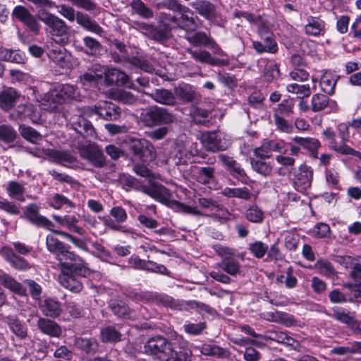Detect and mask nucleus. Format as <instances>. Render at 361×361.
Listing matches in <instances>:
<instances>
[{"label": "nucleus", "mask_w": 361, "mask_h": 361, "mask_svg": "<svg viewBox=\"0 0 361 361\" xmlns=\"http://www.w3.org/2000/svg\"><path fill=\"white\" fill-rule=\"evenodd\" d=\"M161 25L156 26L153 24L134 21L133 27L147 36L148 38L164 43L170 37L171 29L177 27L178 18L170 13L161 12L159 14Z\"/></svg>", "instance_id": "f257e3e1"}, {"label": "nucleus", "mask_w": 361, "mask_h": 361, "mask_svg": "<svg viewBox=\"0 0 361 361\" xmlns=\"http://www.w3.org/2000/svg\"><path fill=\"white\" fill-rule=\"evenodd\" d=\"M120 180L123 188L127 191L130 190L140 191L162 204L170 202L171 191L165 186L152 180H149L148 185H143L141 181L128 174L122 175Z\"/></svg>", "instance_id": "f03ea898"}, {"label": "nucleus", "mask_w": 361, "mask_h": 361, "mask_svg": "<svg viewBox=\"0 0 361 361\" xmlns=\"http://www.w3.org/2000/svg\"><path fill=\"white\" fill-rule=\"evenodd\" d=\"M155 305H162L176 311H190L195 310L200 314L214 316L216 311L208 305L196 300H183L174 299L165 293H158L155 298Z\"/></svg>", "instance_id": "7ed1b4c3"}, {"label": "nucleus", "mask_w": 361, "mask_h": 361, "mask_svg": "<svg viewBox=\"0 0 361 361\" xmlns=\"http://www.w3.org/2000/svg\"><path fill=\"white\" fill-rule=\"evenodd\" d=\"M38 18L47 25V31L54 42L60 45L68 42L70 27L63 20L46 11L40 12Z\"/></svg>", "instance_id": "20e7f679"}, {"label": "nucleus", "mask_w": 361, "mask_h": 361, "mask_svg": "<svg viewBox=\"0 0 361 361\" xmlns=\"http://www.w3.org/2000/svg\"><path fill=\"white\" fill-rule=\"evenodd\" d=\"M46 246L47 250L56 255V259L62 267L67 268L71 271H75V265L81 259L69 250L70 246L61 242L52 234H49L46 238Z\"/></svg>", "instance_id": "39448f33"}, {"label": "nucleus", "mask_w": 361, "mask_h": 361, "mask_svg": "<svg viewBox=\"0 0 361 361\" xmlns=\"http://www.w3.org/2000/svg\"><path fill=\"white\" fill-rule=\"evenodd\" d=\"M140 120L145 126L152 128L171 125L176 121V118L166 108L152 106L141 113Z\"/></svg>", "instance_id": "423d86ee"}, {"label": "nucleus", "mask_w": 361, "mask_h": 361, "mask_svg": "<svg viewBox=\"0 0 361 361\" xmlns=\"http://www.w3.org/2000/svg\"><path fill=\"white\" fill-rule=\"evenodd\" d=\"M176 343V337L170 341L162 336L152 337L145 344L144 351L154 360L164 361L167 358V355L171 353L172 348L175 347Z\"/></svg>", "instance_id": "0eeeda50"}, {"label": "nucleus", "mask_w": 361, "mask_h": 361, "mask_svg": "<svg viewBox=\"0 0 361 361\" xmlns=\"http://www.w3.org/2000/svg\"><path fill=\"white\" fill-rule=\"evenodd\" d=\"M217 267L221 270L212 271L209 276L214 280L225 284L231 282L228 275L234 276L240 273V264L235 257L221 260L217 264Z\"/></svg>", "instance_id": "6e6552de"}, {"label": "nucleus", "mask_w": 361, "mask_h": 361, "mask_svg": "<svg viewBox=\"0 0 361 361\" xmlns=\"http://www.w3.org/2000/svg\"><path fill=\"white\" fill-rule=\"evenodd\" d=\"M185 38L195 47H207L215 54L226 56L224 51L209 33L203 31L188 32Z\"/></svg>", "instance_id": "1a4fd4ad"}, {"label": "nucleus", "mask_w": 361, "mask_h": 361, "mask_svg": "<svg viewBox=\"0 0 361 361\" xmlns=\"http://www.w3.org/2000/svg\"><path fill=\"white\" fill-rule=\"evenodd\" d=\"M322 135L325 141H326L329 147L341 155H350L357 158H361L360 152L348 146L345 143L338 144L336 140V133L331 128H327L322 132Z\"/></svg>", "instance_id": "9d476101"}, {"label": "nucleus", "mask_w": 361, "mask_h": 361, "mask_svg": "<svg viewBox=\"0 0 361 361\" xmlns=\"http://www.w3.org/2000/svg\"><path fill=\"white\" fill-rule=\"evenodd\" d=\"M288 150V146L283 142L275 140H264L259 147L255 148L254 153L257 158H269L272 152H279L281 154L276 158H287L282 156Z\"/></svg>", "instance_id": "9b49d317"}, {"label": "nucleus", "mask_w": 361, "mask_h": 361, "mask_svg": "<svg viewBox=\"0 0 361 361\" xmlns=\"http://www.w3.org/2000/svg\"><path fill=\"white\" fill-rule=\"evenodd\" d=\"M195 11L207 21L216 24L219 13L216 6L208 0H195L190 3Z\"/></svg>", "instance_id": "f8f14e48"}, {"label": "nucleus", "mask_w": 361, "mask_h": 361, "mask_svg": "<svg viewBox=\"0 0 361 361\" xmlns=\"http://www.w3.org/2000/svg\"><path fill=\"white\" fill-rule=\"evenodd\" d=\"M176 340V345L164 361H191L192 352L188 348V341L180 336H177Z\"/></svg>", "instance_id": "ddd939ff"}, {"label": "nucleus", "mask_w": 361, "mask_h": 361, "mask_svg": "<svg viewBox=\"0 0 361 361\" xmlns=\"http://www.w3.org/2000/svg\"><path fill=\"white\" fill-rule=\"evenodd\" d=\"M187 52L195 61L201 63L213 66H226L229 64L228 60L214 57L209 51L204 49H188Z\"/></svg>", "instance_id": "4468645a"}, {"label": "nucleus", "mask_w": 361, "mask_h": 361, "mask_svg": "<svg viewBox=\"0 0 361 361\" xmlns=\"http://www.w3.org/2000/svg\"><path fill=\"white\" fill-rule=\"evenodd\" d=\"M12 16L25 25L34 33H38L40 30V25L35 17L23 6H16L12 12Z\"/></svg>", "instance_id": "2eb2a0df"}, {"label": "nucleus", "mask_w": 361, "mask_h": 361, "mask_svg": "<svg viewBox=\"0 0 361 361\" xmlns=\"http://www.w3.org/2000/svg\"><path fill=\"white\" fill-rule=\"evenodd\" d=\"M311 109L313 112L326 111L330 114L337 112L338 106L336 101L330 99L326 95L315 94L311 99Z\"/></svg>", "instance_id": "dca6fc26"}, {"label": "nucleus", "mask_w": 361, "mask_h": 361, "mask_svg": "<svg viewBox=\"0 0 361 361\" xmlns=\"http://www.w3.org/2000/svg\"><path fill=\"white\" fill-rule=\"evenodd\" d=\"M313 171L306 164H302L295 174L293 184L296 190L305 192L311 186Z\"/></svg>", "instance_id": "f3484780"}, {"label": "nucleus", "mask_w": 361, "mask_h": 361, "mask_svg": "<svg viewBox=\"0 0 361 361\" xmlns=\"http://www.w3.org/2000/svg\"><path fill=\"white\" fill-rule=\"evenodd\" d=\"M72 129L83 137H95L96 133L92 123L82 116H74L70 119Z\"/></svg>", "instance_id": "a211bd4d"}, {"label": "nucleus", "mask_w": 361, "mask_h": 361, "mask_svg": "<svg viewBox=\"0 0 361 361\" xmlns=\"http://www.w3.org/2000/svg\"><path fill=\"white\" fill-rule=\"evenodd\" d=\"M260 41H252V47L257 54L269 53L275 54L279 51L278 43L274 34L259 37Z\"/></svg>", "instance_id": "6ab92c4d"}, {"label": "nucleus", "mask_w": 361, "mask_h": 361, "mask_svg": "<svg viewBox=\"0 0 361 361\" xmlns=\"http://www.w3.org/2000/svg\"><path fill=\"white\" fill-rule=\"evenodd\" d=\"M129 149L135 156L139 158H152L155 157L154 147L149 141L145 139L132 140Z\"/></svg>", "instance_id": "aec40b11"}, {"label": "nucleus", "mask_w": 361, "mask_h": 361, "mask_svg": "<svg viewBox=\"0 0 361 361\" xmlns=\"http://www.w3.org/2000/svg\"><path fill=\"white\" fill-rule=\"evenodd\" d=\"M51 97L55 102L63 103L76 98L77 90L73 85L59 84L55 87L54 92L51 93Z\"/></svg>", "instance_id": "412c9836"}, {"label": "nucleus", "mask_w": 361, "mask_h": 361, "mask_svg": "<svg viewBox=\"0 0 361 361\" xmlns=\"http://www.w3.org/2000/svg\"><path fill=\"white\" fill-rule=\"evenodd\" d=\"M202 355L204 356L214 357L219 359H228L231 356L228 349L222 348L213 343H205L200 346L196 347Z\"/></svg>", "instance_id": "4be33fe9"}, {"label": "nucleus", "mask_w": 361, "mask_h": 361, "mask_svg": "<svg viewBox=\"0 0 361 361\" xmlns=\"http://www.w3.org/2000/svg\"><path fill=\"white\" fill-rule=\"evenodd\" d=\"M95 114L106 121H115L120 118L121 110L115 104L104 102L95 107Z\"/></svg>", "instance_id": "5701e85b"}, {"label": "nucleus", "mask_w": 361, "mask_h": 361, "mask_svg": "<svg viewBox=\"0 0 361 361\" xmlns=\"http://www.w3.org/2000/svg\"><path fill=\"white\" fill-rule=\"evenodd\" d=\"M38 303L40 311L47 317L56 319L62 313L60 302L53 298H47L40 300Z\"/></svg>", "instance_id": "b1692460"}, {"label": "nucleus", "mask_w": 361, "mask_h": 361, "mask_svg": "<svg viewBox=\"0 0 361 361\" xmlns=\"http://www.w3.org/2000/svg\"><path fill=\"white\" fill-rule=\"evenodd\" d=\"M37 326L42 334L51 337L59 338L62 334L61 326L49 319L39 317Z\"/></svg>", "instance_id": "393cba45"}, {"label": "nucleus", "mask_w": 361, "mask_h": 361, "mask_svg": "<svg viewBox=\"0 0 361 361\" xmlns=\"http://www.w3.org/2000/svg\"><path fill=\"white\" fill-rule=\"evenodd\" d=\"M202 142L205 147L211 151L224 150L226 142L221 139V133L217 131H211L202 135Z\"/></svg>", "instance_id": "a878e982"}, {"label": "nucleus", "mask_w": 361, "mask_h": 361, "mask_svg": "<svg viewBox=\"0 0 361 361\" xmlns=\"http://www.w3.org/2000/svg\"><path fill=\"white\" fill-rule=\"evenodd\" d=\"M47 56L50 60L62 68H68L71 66L70 55L63 47L50 49Z\"/></svg>", "instance_id": "bb28decb"}, {"label": "nucleus", "mask_w": 361, "mask_h": 361, "mask_svg": "<svg viewBox=\"0 0 361 361\" xmlns=\"http://www.w3.org/2000/svg\"><path fill=\"white\" fill-rule=\"evenodd\" d=\"M20 94L13 87H4L0 91V108L8 111L14 106Z\"/></svg>", "instance_id": "cd10ccee"}, {"label": "nucleus", "mask_w": 361, "mask_h": 361, "mask_svg": "<svg viewBox=\"0 0 361 361\" xmlns=\"http://www.w3.org/2000/svg\"><path fill=\"white\" fill-rule=\"evenodd\" d=\"M0 60L16 64H24L26 56L20 49H8L0 46Z\"/></svg>", "instance_id": "c85d7f7f"}, {"label": "nucleus", "mask_w": 361, "mask_h": 361, "mask_svg": "<svg viewBox=\"0 0 361 361\" xmlns=\"http://www.w3.org/2000/svg\"><path fill=\"white\" fill-rule=\"evenodd\" d=\"M75 20L79 25L87 31L99 35L103 32L102 28L95 20H92L87 13L81 11H77Z\"/></svg>", "instance_id": "c756f323"}, {"label": "nucleus", "mask_w": 361, "mask_h": 361, "mask_svg": "<svg viewBox=\"0 0 361 361\" xmlns=\"http://www.w3.org/2000/svg\"><path fill=\"white\" fill-rule=\"evenodd\" d=\"M149 96L156 102L163 105L173 106L176 104V98L174 94L166 89H156Z\"/></svg>", "instance_id": "7c9ffc66"}, {"label": "nucleus", "mask_w": 361, "mask_h": 361, "mask_svg": "<svg viewBox=\"0 0 361 361\" xmlns=\"http://www.w3.org/2000/svg\"><path fill=\"white\" fill-rule=\"evenodd\" d=\"M0 285L16 294L20 295L26 294V288L8 274H0Z\"/></svg>", "instance_id": "2f4dec72"}, {"label": "nucleus", "mask_w": 361, "mask_h": 361, "mask_svg": "<svg viewBox=\"0 0 361 361\" xmlns=\"http://www.w3.org/2000/svg\"><path fill=\"white\" fill-rule=\"evenodd\" d=\"M2 255L15 269H25L29 267L28 262L24 258L17 255L10 247H4L2 249Z\"/></svg>", "instance_id": "473e14b6"}, {"label": "nucleus", "mask_w": 361, "mask_h": 361, "mask_svg": "<svg viewBox=\"0 0 361 361\" xmlns=\"http://www.w3.org/2000/svg\"><path fill=\"white\" fill-rule=\"evenodd\" d=\"M110 307L113 312L119 317L132 320L137 318L136 312L130 310L128 305L122 301L112 302Z\"/></svg>", "instance_id": "72a5a7b5"}, {"label": "nucleus", "mask_w": 361, "mask_h": 361, "mask_svg": "<svg viewBox=\"0 0 361 361\" xmlns=\"http://www.w3.org/2000/svg\"><path fill=\"white\" fill-rule=\"evenodd\" d=\"M262 78L267 82H271L278 80L281 76L279 64L274 60L267 62L262 71Z\"/></svg>", "instance_id": "f704fd0d"}, {"label": "nucleus", "mask_w": 361, "mask_h": 361, "mask_svg": "<svg viewBox=\"0 0 361 361\" xmlns=\"http://www.w3.org/2000/svg\"><path fill=\"white\" fill-rule=\"evenodd\" d=\"M293 140L310 152L312 158H318V149L320 147V142L318 140L311 137H295Z\"/></svg>", "instance_id": "c9c22d12"}, {"label": "nucleus", "mask_w": 361, "mask_h": 361, "mask_svg": "<svg viewBox=\"0 0 361 361\" xmlns=\"http://www.w3.org/2000/svg\"><path fill=\"white\" fill-rule=\"evenodd\" d=\"M324 27L325 23L324 20L318 18L311 17L308 20V23L305 26V31L308 35H323L324 33Z\"/></svg>", "instance_id": "e433bc0d"}, {"label": "nucleus", "mask_w": 361, "mask_h": 361, "mask_svg": "<svg viewBox=\"0 0 361 361\" xmlns=\"http://www.w3.org/2000/svg\"><path fill=\"white\" fill-rule=\"evenodd\" d=\"M59 280L61 286L73 292L78 293L82 289V283L71 274L63 273Z\"/></svg>", "instance_id": "4c0bfd02"}, {"label": "nucleus", "mask_w": 361, "mask_h": 361, "mask_svg": "<svg viewBox=\"0 0 361 361\" xmlns=\"http://www.w3.org/2000/svg\"><path fill=\"white\" fill-rule=\"evenodd\" d=\"M75 345L77 348L86 353H94L99 347L97 340L93 338H77Z\"/></svg>", "instance_id": "58836bf2"}, {"label": "nucleus", "mask_w": 361, "mask_h": 361, "mask_svg": "<svg viewBox=\"0 0 361 361\" xmlns=\"http://www.w3.org/2000/svg\"><path fill=\"white\" fill-rule=\"evenodd\" d=\"M133 11L144 19H151L154 17L153 11L142 0H132L130 4Z\"/></svg>", "instance_id": "ea45409f"}, {"label": "nucleus", "mask_w": 361, "mask_h": 361, "mask_svg": "<svg viewBox=\"0 0 361 361\" xmlns=\"http://www.w3.org/2000/svg\"><path fill=\"white\" fill-rule=\"evenodd\" d=\"M7 323L10 330L18 338L23 339L27 335V328L16 317H8Z\"/></svg>", "instance_id": "a19ab883"}, {"label": "nucleus", "mask_w": 361, "mask_h": 361, "mask_svg": "<svg viewBox=\"0 0 361 361\" xmlns=\"http://www.w3.org/2000/svg\"><path fill=\"white\" fill-rule=\"evenodd\" d=\"M337 82L336 76L331 73H325L320 78L319 85L321 90L327 94L334 93L335 87Z\"/></svg>", "instance_id": "79ce46f5"}, {"label": "nucleus", "mask_w": 361, "mask_h": 361, "mask_svg": "<svg viewBox=\"0 0 361 361\" xmlns=\"http://www.w3.org/2000/svg\"><path fill=\"white\" fill-rule=\"evenodd\" d=\"M210 115V111L199 107L193 109L191 113L192 121L195 123L206 127H209L211 124V121L209 120V118L211 117Z\"/></svg>", "instance_id": "37998d69"}, {"label": "nucleus", "mask_w": 361, "mask_h": 361, "mask_svg": "<svg viewBox=\"0 0 361 361\" xmlns=\"http://www.w3.org/2000/svg\"><path fill=\"white\" fill-rule=\"evenodd\" d=\"M79 152L82 158H104L102 149L95 143L82 145Z\"/></svg>", "instance_id": "c03bdc74"}, {"label": "nucleus", "mask_w": 361, "mask_h": 361, "mask_svg": "<svg viewBox=\"0 0 361 361\" xmlns=\"http://www.w3.org/2000/svg\"><path fill=\"white\" fill-rule=\"evenodd\" d=\"M19 131L24 139L32 143L37 144L42 140V135L30 126L20 125Z\"/></svg>", "instance_id": "a18cd8bd"}, {"label": "nucleus", "mask_w": 361, "mask_h": 361, "mask_svg": "<svg viewBox=\"0 0 361 361\" xmlns=\"http://www.w3.org/2000/svg\"><path fill=\"white\" fill-rule=\"evenodd\" d=\"M6 191L11 198L24 202L25 188L23 185L16 181H10L8 183Z\"/></svg>", "instance_id": "49530a36"}, {"label": "nucleus", "mask_w": 361, "mask_h": 361, "mask_svg": "<svg viewBox=\"0 0 361 361\" xmlns=\"http://www.w3.org/2000/svg\"><path fill=\"white\" fill-rule=\"evenodd\" d=\"M192 16V14L190 12H181L180 16L178 18L177 27L185 30L187 32L194 31L197 27V23Z\"/></svg>", "instance_id": "de8ad7c7"}, {"label": "nucleus", "mask_w": 361, "mask_h": 361, "mask_svg": "<svg viewBox=\"0 0 361 361\" xmlns=\"http://www.w3.org/2000/svg\"><path fill=\"white\" fill-rule=\"evenodd\" d=\"M49 204L51 207L56 209H60L63 207L65 208H74L75 204L66 196L61 194H54L49 199Z\"/></svg>", "instance_id": "09e8293b"}, {"label": "nucleus", "mask_w": 361, "mask_h": 361, "mask_svg": "<svg viewBox=\"0 0 361 361\" xmlns=\"http://www.w3.org/2000/svg\"><path fill=\"white\" fill-rule=\"evenodd\" d=\"M177 97L183 102H191L196 97V92L192 85L185 84L176 89Z\"/></svg>", "instance_id": "8fccbe9b"}, {"label": "nucleus", "mask_w": 361, "mask_h": 361, "mask_svg": "<svg viewBox=\"0 0 361 361\" xmlns=\"http://www.w3.org/2000/svg\"><path fill=\"white\" fill-rule=\"evenodd\" d=\"M314 268L319 274L326 277H331L336 274V271L332 264L325 259H318L314 264Z\"/></svg>", "instance_id": "3c124183"}, {"label": "nucleus", "mask_w": 361, "mask_h": 361, "mask_svg": "<svg viewBox=\"0 0 361 361\" xmlns=\"http://www.w3.org/2000/svg\"><path fill=\"white\" fill-rule=\"evenodd\" d=\"M221 193L228 197H238L246 200L250 198V191L245 187L241 188H231L226 187L221 190Z\"/></svg>", "instance_id": "603ef678"}, {"label": "nucleus", "mask_w": 361, "mask_h": 361, "mask_svg": "<svg viewBox=\"0 0 361 361\" xmlns=\"http://www.w3.org/2000/svg\"><path fill=\"white\" fill-rule=\"evenodd\" d=\"M83 43L85 47V53L90 56H95L98 54L101 50V43L92 37H85Z\"/></svg>", "instance_id": "864d4df0"}, {"label": "nucleus", "mask_w": 361, "mask_h": 361, "mask_svg": "<svg viewBox=\"0 0 361 361\" xmlns=\"http://www.w3.org/2000/svg\"><path fill=\"white\" fill-rule=\"evenodd\" d=\"M207 326L205 322L192 323L185 322L183 326V331L188 335L199 336L207 329Z\"/></svg>", "instance_id": "5fc2aeb1"}, {"label": "nucleus", "mask_w": 361, "mask_h": 361, "mask_svg": "<svg viewBox=\"0 0 361 361\" xmlns=\"http://www.w3.org/2000/svg\"><path fill=\"white\" fill-rule=\"evenodd\" d=\"M121 334L113 326H106L101 330V339L103 342H118Z\"/></svg>", "instance_id": "6e6d98bb"}, {"label": "nucleus", "mask_w": 361, "mask_h": 361, "mask_svg": "<svg viewBox=\"0 0 361 361\" xmlns=\"http://www.w3.org/2000/svg\"><path fill=\"white\" fill-rule=\"evenodd\" d=\"M295 105L294 99L292 98L284 99L278 104L276 112L281 116H290L293 113Z\"/></svg>", "instance_id": "4d7b16f0"}, {"label": "nucleus", "mask_w": 361, "mask_h": 361, "mask_svg": "<svg viewBox=\"0 0 361 361\" xmlns=\"http://www.w3.org/2000/svg\"><path fill=\"white\" fill-rule=\"evenodd\" d=\"M35 113V107L32 104H20L16 109L14 114L19 119L30 118L32 119Z\"/></svg>", "instance_id": "13d9d810"}, {"label": "nucleus", "mask_w": 361, "mask_h": 361, "mask_svg": "<svg viewBox=\"0 0 361 361\" xmlns=\"http://www.w3.org/2000/svg\"><path fill=\"white\" fill-rule=\"evenodd\" d=\"M134 172L142 177L150 178L152 179H161L159 173L152 171L144 163L136 164L133 166Z\"/></svg>", "instance_id": "bf43d9fd"}, {"label": "nucleus", "mask_w": 361, "mask_h": 361, "mask_svg": "<svg viewBox=\"0 0 361 361\" xmlns=\"http://www.w3.org/2000/svg\"><path fill=\"white\" fill-rule=\"evenodd\" d=\"M288 92L296 94L300 97H307L310 95L311 91L309 85H299L298 83L288 84L286 86Z\"/></svg>", "instance_id": "052dcab7"}, {"label": "nucleus", "mask_w": 361, "mask_h": 361, "mask_svg": "<svg viewBox=\"0 0 361 361\" xmlns=\"http://www.w3.org/2000/svg\"><path fill=\"white\" fill-rule=\"evenodd\" d=\"M16 136L17 133L11 125H0V140L9 143L13 142Z\"/></svg>", "instance_id": "680f3d73"}, {"label": "nucleus", "mask_w": 361, "mask_h": 361, "mask_svg": "<svg viewBox=\"0 0 361 361\" xmlns=\"http://www.w3.org/2000/svg\"><path fill=\"white\" fill-rule=\"evenodd\" d=\"M332 317L336 320L346 324L353 325L355 321L353 314L341 308L334 310Z\"/></svg>", "instance_id": "e2e57ef3"}, {"label": "nucleus", "mask_w": 361, "mask_h": 361, "mask_svg": "<svg viewBox=\"0 0 361 361\" xmlns=\"http://www.w3.org/2000/svg\"><path fill=\"white\" fill-rule=\"evenodd\" d=\"M116 85L124 86L125 87L132 89L134 90L140 91L139 87L136 85V83L133 80V77L129 76L126 73L119 70L118 75V82Z\"/></svg>", "instance_id": "0e129e2a"}, {"label": "nucleus", "mask_w": 361, "mask_h": 361, "mask_svg": "<svg viewBox=\"0 0 361 361\" xmlns=\"http://www.w3.org/2000/svg\"><path fill=\"white\" fill-rule=\"evenodd\" d=\"M229 173L235 178L245 176L244 170L234 159H221Z\"/></svg>", "instance_id": "69168bd1"}, {"label": "nucleus", "mask_w": 361, "mask_h": 361, "mask_svg": "<svg viewBox=\"0 0 361 361\" xmlns=\"http://www.w3.org/2000/svg\"><path fill=\"white\" fill-rule=\"evenodd\" d=\"M255 25L257 27V35L259 37L274 34L271 30V23L269 19L264 18L262 16H259V19L257 20Z\"/></svg>", "instance_id": "338daca9"}, {"label": "nucleus", "mask_w": 361, "mask_h": 361, "mask_svg": "<svg viewBox=\"0 0 361 361\" xmlns=\"http://www.w3.org/2000/svg\"><path fill=\"white\" fill-rule=\"evenodd\" d=\"M246 219L252 223H261L264 219V213L257 206H251L246 210Z\"/></svg>", "instance_id": "774afa93"}]
</instances>
